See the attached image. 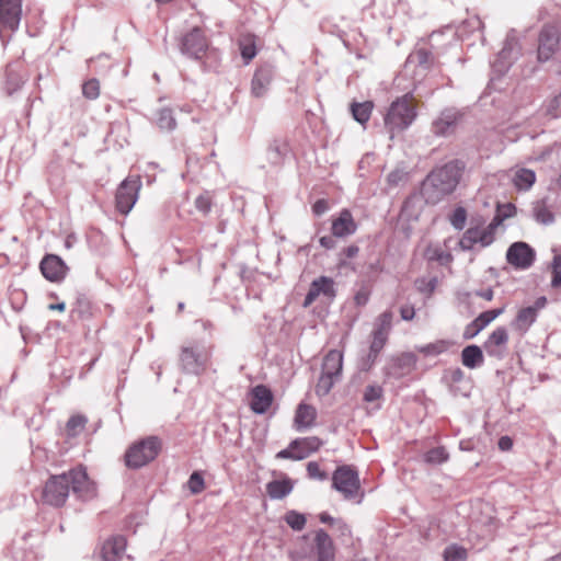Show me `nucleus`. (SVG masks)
<instances>
[{"label":"nucleus","mask_w":561,"mask_h":561,"mask_svg":"<svg viewBox=\"0 0 561 561\" xmlns=\"http://www.w3.org/2000/svg\"><path fill=\"white\" fill-rule=\"evenodd\" d=\"M72 493L80 501H91L98 495L96 483L90 479L83 466H77L60 474H53L42 490L43 503L61 507Z\"/></svg>","instance_id":"obj_1"},{"label":"nucleus","mask_w":561,"mask_h":561,"mask_svg":"<svg viewBox=\"0 0 561 561\" xmlns=\"http://www.w3.org/2000/svg\"><path fill=\"white\" fill-rule=\"evenodd\" d=\"M465 164L459 160L450 161L432 171L422 183L421 193L428 204H437L457 187Z\"/></svg>","instance_id":"obj_2"},{"label":"nucleus","mask_w":561,"mask_h":561,"mask_svg":"<svg viewBox=\"0 0 561 561\" xmlns=\"http://www.w3.org/2000/svg\"><path fill=\"white\" fill-rule=\"evenodd\" d=\"M416 108L412 103V95L404 94L394 100L388 107L383 116V125L392 139L396 134H399L409 128L416 118Z\"/></svg>","instance_id":"obj_3"},{"label":"nucleus","mask_w":561,"mask_h":561,"mask_svg":"<svg viewBox=\"0 0 561 561\" xmlns=\"http://www.w3.org/2000/svg\"><path fill=\"white\" fill-rule=\"evenodd\" d=\"M502 219L499 216H495L492 221L483 226L482 220L471 221V226L463 232L460 238L458 245L462 251H470L476 245H480L481 248H486L492 244L495 240V231L500 226Z\"/></svg>","instance_id":"obj_4"},{"label":"nucleus","mask_w":561,"mask_h":561,"mask_svg":"<svg viewBox=\"0 0 561 561\" xmlns=\"http://www.w3.org/2000/svg\"><path fill=\"white\" fill-rule=\"evenodd\" d=\"M158 436H148L134 443L125 453V463L130 469H139L154 460L161 451Z\"/></svg>","instance_id":"obj_5"},{"label":"nucleus","mask_w":561,"mask_h":561,"mask_svg":"<svg viewBox=\"0 0 561 561\" xmlns=\"http://www.w3.org/2000/svg\"><path fill=\"white\" fill-rule=\"evenodd\" d=\"M210 352L198 344L184 345L181 347L179 363L184 374L199 376L208 366Z\"/></svg>","instance_id":"obj_6"},{"label":"nucleus","mask_w":561,"mask_h":561,"mask_svg":"<svg viewBox=\"0 0 561 561\" xmlns=\"http://www.w3.org/2000/svg\"><path fill=\"white\" fill-rule=\"evenodd\" d=\"M332 488L340 492L344 500H353L360 492L358 472L348 465L340 466L332 474Z\"/></svg>","instance_id":"obj_7"},{"label":"nucleus","mask_w":561,"mask_h":561,"mask_svg":"<svg viewBox=\"0 0 561 561\" xmlns=\"http://www.w3.org/2000/svg\"><path fill=\"white\" fill-rule=\"evenodd\" d=\"M22 18V0H0V36L3 42L18 31Z\"/></svg>","instance_id":"obj_8"},{"label":"nucleus","mask_w":561,"mask_h":561,"mask_svg":"<svg viewBox=\"0 0 561 561\" xmlns=\"http://www.w3.org/2000/svg\"><path fill=\"white\" fill-rule=\"evenodd\" d=\"M560 32L554 25H545L538 35L537 60L546 62L558 51Z\"/></svg>","instance_id":"obj_9"},{"label":"nucleus","mask_w":561,"mask_h":561,"mask_svg":"<svg viewBox=\"0 0 561 561\" xmlns=\"http://www.w3.org/2000/svg\"><path fill=\"white\" fill-rule=\"evenodd\" d=\"M141 186L139 179L127 178L117 187L115 202L117 210L127 215L138 199V192Z\"/></svg>","instance_id":"obj_10"},{"label":"nucleus","mask_w":561,"mask_h":561,"mask_svg":"<svg viewBox=\"0 0 561 561\" xmlns=\"http://www.w3.org/2000/svg\"><path fill=\"white\" fill-rule=\"evenodd\" d=\"M547 302V298L540 296L535 300L533 306L520 308L511 322L513 330L520 334L527 333L530 327L537 321L539 311L546 308Z\"/></svg>","instance_id":"obj_11"},{"label":"nucleus","mask_w":561,"mask_h":561,"mask_svg":"<svg viewBox=\"0 0 561 561\" xmlns=\"http://www.w3.org/2000/svg\"><path fill=\"white\" fill-rule=\"evenodd\" d=\"M207 48L208 41L204 32L198 27H194L191 32L185 34L180 43L182 54L194 59L203 58Z\"/></svg>","instance_id":"obj_12"},{"label":"nucleus","mask_w":561,"mask_h":561,"mask_svg":"<svg viewBox=\"0 0 561 561\" xmlns=\"http://www.w3.org/2000/svg\"><path fill=\"white\" fill-rule=\"evenodd\" d=\"M518 55V41L514 34V31H511L506 36L503 48L497 54L496 59L492 64L493 70L499 75L505 73Z\"/></svg>","instance_id":"obj_13"},{"label":"nucleus","mask_w":561,"mask_h":561,"mask_svg":"<svg viewBox=\"0 0 561 561\" xmlns=\"http://www.w3.org/2000/svg\"><path fill=\"white\" fill-rule=\"evenodd\" d=\"M332 301L336 296L335 282L328 276H320L313 279L304 300V307H309L319 297Z\"/></svg>","instance_id":"obj_14"},{"label":"nucleus","mask_w":561,"mask_h":561,"mask_svg":"<svg viewBox=\"0 0 561 561\" xmlns=\"http://www.w3.org/2000/svg\"><path fill=\"white\" fill-rule=\"evenodd\" d=\"M506 260L511 265L526 270L535 261V251L525 242H515L508 248Z\"/></svg>","instance_id":"obj_15"},{"label":"nucleus","mask_w":561,"mask_h":561,"mask_svg":"<svg viewBox=\"0 0 561 561\" xmlns=\"http://www.w3.org/2000/svg\"><path fill=\"white\" fill-rule=\"evenodd\" d=\"M461 114L456 108H445L432 123V131L436 136H448L455 133Z\"/></svg>","instance_id":"obj_16"},{"label":"nucleus","mask_w":561,"mask_h":561,"mask_svg":"<svg viewBox=\"0 0 561 561\" xmlns=\"http://www.w3.org/2000/svg\"><path fill=\"white\" fill-rule=\"evenodd\" d=\"M43 276L50 282H60L65 278L68 267L65 262L55 254H47L39 265Z\"/></svg>","instance_id":"obj_17"},{"label":"nucleus","mask_w":561,"mask_h":561,"mask_svg":"<svg viewBox=\"0 0 561 561\" xmlns=\"http://www.w3.org/2000/svg\"><path fill=\"white\" fill-rule=\"evenodd\" d=\"M317 561H335V546L324 529H318L313 538Z\"/></svg>","instance_id":"obj_18"},{"label":"nucleus","mask_w":561,"mask_h":561,"mask_svg":"<svg viewBox=\"0 0 561 561\" xmlns=\"http://www.w3.org/2000/svg\"><path fill=\"white\" fill-rule=\"evenodd\" d=\"M357 230L352 213L348 209H342L339 216L332 220L331 231L333 237L346 238Z\"/></svg>","instance_id":"obj_19"},{"label":"nucleus","mask_w":561,"mask_h":561,"mask_svg":"<svg viewBox=\"0 0 561 561\" xmlns=\"http://www.w3.org/2000/svg\"><path fill=\"white\" fill-rule=\"evenodd\" d=\"M416 357L412 353H403L397 357L391 358L388 367L387 375L393 378H400L411 371L415 366Z\"/></svg>","instance_id":"obj_20"},{"label":"nucleus","mask_w":561,"mask_h":561,"mask_svg":"<svg viewBox=\"0 0 561 561\" xmlns=\"http://www.w3.org/2000/svg\"><path fill=\"white\" fill-rule=\"evenodd\" d=\"M273 77H274V71L271 66L260 67L254 72V76L252 78V82H251L252 95H254L255 98L263 96L266 93L268 85L271 84V82L273 80Z\"/></svg>","instance_id":"obj_21"},{"label":"nucleus","mask_w":561,"mask_h":561,"mask_svg":"<svg viewBox=\"0 0 561 561\" xmlns=\"http://www.w3.org/2000/svg\"><path fill=\"white\" fill-rule=\"evenodd\" d=\"M251 409L256 414L265 413L273 402V394L271 390L264 386H255L251 391Z\"/></svg>","instance_id":"obj_22"},{"label":"nucleus","mask_w":561,"mask_h":561,"mask_svg":"<svg viewBox=\"0 0 561 561\" xmlns=\"http://www.w3.org/2000/svg\"><path fill=\"white\" fill-rule=\"evenodd\" d=\"M508 342L507 330L504 327L496 328L484 343V348L490 356L502 355V347Z\"/></svg>","instance_id":"obj_23"},{"label":"nucleus","mask_w":561,"mask_h":561,"mask_svg":"<svg viewBox=\"0 0 561 561\" xmlns=\"http://www.w3.org/2000/svg\"><path fill=\"white\" fill-rule=\"evenodd\" d=\"M126 539L123 536H114L106 540L102 547L104 561H117L126 549Z\"/></svg>","instance_id":"obj_24"},{"label":"nucleus","mask_w":561,"mask_h":561,"mask_svg":"<svg viewBox=\"0 0 561 561\" xmlns=\"http://www.w3.org/2000/svg\"><path fill=\"white\" fill-rule=\"evenodd\" d=\"M316 417L317 411L312 405L300 403L294 419L296 430L301 431L311 427L314 424Z\"/></svg>","instance_id":"obj_25"},{"label":"nucleus","mask_w":561,"mask_h":561,"mask_svg":"<svg viewBox=\"0 0 561 561\" xmlns=\"http://www.w3.org/2000/svg\"><path fill=\"white\" fill-rule=\"evenodd\" d=\"M343 368V354L337 350H331L323 358V374L341 378Z\"/></svg>","instance_id":"obj_26"},{"label":"nucleus","mask_w":561,"mask_h":561,"mask_svg":"<svg viewBox=\"0 0 561 561\" xmlns=\"http://www.w3.org/2000/svg\"><path fill=\"white\" fill-rule=\"evenodd\" d=\"M462 365L467 368L474 369L480 367L484 362V356L478 345H468L461 352Z\"/></svg>","instance_id":"obj_27"},{"label":"nucleus","mask_w":561,"mask_h":561,"mask_svg":"<svg viewBox=\"0 0 561 561\" xmlns=\"http://www.w3.org/2000/svg\"><path fill=\"white\" fill-rule=\"evenodd\" d=\"M290 479L273 480L266 484V492L273 500H282L293 491Z\"/></svg>","instance_id":"obj_28"},{"label":"nucleus","mask_w":561,"mask_h":561,"mask_svg":"<svg viewBox=\"0 0 561 561\" xmlns=\"http://www.w3.org/2000/svg\"><path fill=\"white\" fill-rule=\"evenodd\" d=\"M322 446V440L317 436L297 438L290 443L291 448H297L298 455H304V459L311 453L317 451Z\"/></svg>","instance_id":"obj_29"},{"label":"nucleus","mask_w":561,"mask_h":561,"mask_svg":"<svg viewBox=\"0 0 561 561\" xmlns=\"http://www.w3.org/2000/svg\"><path fill=\"white\" fill-rule=\"evenodd\" d=\"M392 319L393 313L390 310H386L385 312L380 313L375 320L371 335H377L388 340V336L392 329Z\"/></svg>","instance_id":"obj_30"},{"label":"nucleus","mask_w":561,"mask_h":561,"mask_svg":"<svg viewBox=\"0 0 561 561\" xmlns=\"http://www.w3.org/2000/svg\"><path fill=\"white\" fill-rule=\"evenodd\" d=\"M238 44L241 57L245 64H249L256 56L255 36L252 34H243L240 36Z\"/></svg>","instance_id":"obj_31"},{"label":"nucleus","mask_w":561,"mask_h":561,"mask_svg":"<svg viewBox=\"0 0 561 561\" xmlns=\"http://www.w3.org/2000/svg\"><path fill=\"white\" fill-rule=\"evenodd\" d=\"M373 108L374 104L370 101L362 103L354 102L351 104V112L354 119L362 125H365L369 121Z\"/></svg>","instance_id":"obj_32"},{"label":"nucleus","mask_w":561,"mask_h":561,"mask_svg":"<svg viewBox=\"0 0 561 561\" xmlns=\"http://www.w3.org/2000/svg\"><path fill=\"white\" fill-rule=\"evenodd\" d=\"M424 256L432 262H438L440 265H448L453 262L451 253L444 251L438 245H428L425 249Z\"/></svg>","instance_id":"obj_33"},{"label":"nucleus","mask_w":561,"mask_h":561,"mask_svg":"<svg viewBox=\"0 0 561 561\" xmlns=\"http://www.w3.org/2000/svg\"><path fill=\"white\" fill-rule=\"evenodd\" d=\"M88 423V419L82 414L72 415L66 424V434L68 437L73 438L77 437L80 433L83 432L85 425Z\"/></svg>","instance_id":"obj_34"},{"label":"nucleus","mask_w":561,"mask_h":561,"mask_svg":"<svg viewBox=\"0 0 561 561\" xmlns=\"http://www.w3.org/2000/svg\"><path fill=\"white\" fill-rule=\"evenodd\" d=\"M514 184L518 190H529L536 181V174L533 170L520 169L515 173Z\"/></svg>","instance_id":"obj_35"},{"label":"nucleus","mask_w":561,"mask_h":561,"mask_svg":"<svg viewBox=\"0 0 561 561\" xmlns=\"http://www.w3.org/2000/svg\"><path fill=\"white\" fill-rule=\"evenodd\" d=\"M450 346V342L446 340H438L426 345L416 346V351L425 356H437L445 353Z\"/></svg>","instance_id":"obj_36"},{"label":"nucleus","mask_w":561,"mask_h":561,"mask_svg":"<svg viewBox=\"0 0 561 561\" xmlns=\"http://www.w3.org/2000/svg\"><path fill=\"white\" fill-rule=\"evenodd\" d=\"M533 211L536 221L540 224L550 225L554 221L553 213L546 206L543 202H537L534 205Z\"/></svg>","instance_id":"obj_37"},{"label":"nucleus","mask_w":561,"mask_h":561,"mask_svg":"<svg viewBox=\"0 0 561 561\" xmlns=\"http://www.w3.org/2000/svg\"><path fill=\"white\" fill-rule=\"evenodd\" d=\"M339 380L340 378L337 377L321 373L319 380L316 385V393L319 397L327 396L333 388L334 383Z\"/></svg>","instance_id":"obj_38"},{"label":"nucleus","mask_w":561,"mask_h":561,"mask_svg":"<svg viewBox=\"0 0 561 561\" xmlns=\"http://www.w3.org/2000/svg\"><path fill=\"white\" fill-rule=\"evenodd\" d=\"M445 561H466L468 558L467 550L458 545L447 546L443 552Z\"/></svg>","instance_id":"obj_39"},{"label":"nucleus","mask_w":561,"mask_h":561,"mask_svg":"<svg viewBox=\"0 0 561 561\" xmlns=\"http://www.w3.org/2000/svg\"><path fill=\"white\" fill-rule=\"evenodd\" d=\"M157 124L162 130H173L176 126L175 118L170 108H162L158 113Z\"/></svg>","instance_id":"obj_40"},{"label":"nucleus","mask_w":561,"mask_h":561,"mask_svg":"<svg viewBox=\"0 0 561 561\" xmlns=\"http://www.w3.org/2000/svg\"><path fill=\"white\" fill-rule=\"evenodd\" d=\"M448 459V454L444 447H435L424 455V460L431 465H440Z\"/></svg>","instance_id":"obj_41"},{"label":"nucleus","mask_w":561,"mask_h":561,"mask_svg":"<svg viewBox=\"0 0 561 561\" xmlns=\"http://www.w3.org/2000/svg\"><path fill=\"white\" fill-rule=\"evenodd\" d=\"M504 312V308H497L492 310H486L481 312L474 320L477 321V325L479 329H484L492 321H494L499 316Z\"/></svg>","instance_id":"obj_42"},{"label":"nucleus","mask_w":561,"mask_h":561,"mask_svg":"<svg viewBox=\"0 0 561 561\" xmlns=\"http://www.w3.org/2000/svg\"><path fill=\"white\" fill-rule=\"evenodd\" d=\"M22 85H23L22 78L18 73L13 72L12 70H8L5 85H4L7 94L12 95L14 92L20 90Z\"/></svg>","instance_id":"obj_43"},{"label":"nucleus","mask_w":561,"mask_h":561,"mask_svg":"<svg viewBox=\"0 0 561 561\" xmlns=\"http://www.w3.org/2000/svg\"><path fill=\"white\" fill-rule=\"evenodd\" d=\"M71 314L79 319L89 318L91 316L90 302L83 297L78 298L71 310Z\"/></svg>","instance_id":"obj_44"},{"label":"nucleus","mask_w":561,"mask_h":561,"mask_svg":"<svg viewBox=\"0 0 561 561\" xmlns=\"http://www.w3.org/2000/svg\"><path fill=\"white\" fill-rule=\"evenodd\" d=\"M285 520L294 530H297V531L302 530L304 527L306 526L305 515L300 514L296 511H289L285 515Z\"/></svg>","instance_id":"obj_45"},{"label":"nucleus","mask_w":561,"mask_h":561,"mask_svg":"<svg viewBox=\"0 0 561 561\" xmlns=\"http://www.w3.org/2000/svg\"><path fill=\"white\" fill-rule=\"evenodd\" d=\"M82 94L89 100H95L100 95V82L98 79H89L82 84Z\"/></svg>","instance_id":"obj_46"},{"label":"nucleus","mask_w":561,"mask_h":561,"mask_svg":"<svg viewBox=\"0 0 561 561\" xmlns=\"http://www.w3.org/2000/svg\"><path fill=\"white\" fill-rule=\"evenodd\" d=\"M466 220L467 211L463 207H457L449 218L451 226L457 230H462L465 228Z\"/></svg>","instance_id":"obj_47"},{"label":"nucleus","mask_w":561,"mask_h":561,"mask_svg":"<svg viewBox=\"0 0 561 561\" xmlns=\"http://www.w3.org/2000/svg\"><path fill=\"white\" fill-rule=\"evenodd\" d=\"M187 485L193 494H198L205 488L204 478L199 472H193L188 479Z\"/></svg>","instance_id":"obj_48"},{"label":"nucleus","mask_w":561,"mask_h":561,"mask_svg":"<svg viewBox=\"0 0 561 561\" xmlns=\"http://www.w3.org/2000/svg\"><path fill=\"white\" fill-rule=\"evenodd\" d=\"M551 286L553 288L561 286V254L553 257Z\"/></svg>","instance_id":"obj_49"},{"label":"nucleus","mask_w":561,"mask_h":561,"mask_svg":"<svg viewBox=\"0 0 561 561\" xmlns=\"http://www.w3.org/2000/svg\"><path fill=\"white\" fill-rule=\"evenodd\" d=\"M307 473L310 479H316L320 481H324L328 479L327 472L322 471L319 463L316 461H310L307 465Z\"/></svg>","instance_id":"obj_50"},{"label":"nucleus","mask_w":561,"mask_h":561,"mask_svg":"<svg viewBox=\"0 0 561 561\" xmlns=\"http://www.w3.org/2000/svg\"><path fill=\"white\" fill-rule=\"evenodd\" d=\"M413 57L416 59V62L424 68L430 67V65L433 62L432 53L425 48L417 49Z\"/></svg>","instance_id":"obj_51"},{"label":"nucleus","mask_w":561,"mask_h":561,"mask_svg":"<svg viewBox=\"0 0 561 561\" xmlns=\"http://www.w3.org/2000/svg\"><path fill=\"white\" fill-rule=\"evenodd\" d=\"M211 198L208 194H202L195 199V207L198 211L207 215L211 209Z\"/></svg>","instance_id":"obj_52"},{"label":"nucleus","mask_w":561,"mask_h":561,"mask_svg":"<svg viewBox=\"0 0 561 561\" xmlns=\"http://www.w3.org/2000/svg\"><path fill=\"white\" fill-rule=\"evenodd\" d=\"M382 396V388L378 385H369L364 391V400L366 402H374Z\"/></svg>","instance_id":"obj_53"},{"label":"nucleus","mask_w":561,"mask_h":561,"mask_svg":"<svg viewBox=\"0 0 561 561\" xmlns=\"http://www.w3.org/2000/svg\"><path fill=\"white\" fill-rule=\"evenodd\" d=\"M276 458L278 459H293V460H302L304 455H298L297 448H291L290 445L282 449L276 454Z\"/></svg>","instance_id":"obj_54"},{"label":"nucleus","mask_w":561,"mask_h":561,"mask_svg":"<svg viewBox=\"0 0 561 561\" xmlns=\"http://www.w3.org/2000/svg\"><path fill=\"white\" fill-rule=\"evenodd\" d=\"M336 531H339L340 536L342 537H351L352 530L351 527L341 518H337L336 522H334V526Z\"/></svg>","instance_id":"obj_55"},{"label":"nucleus","mask_w":561,"mask_h":561,"mask_svg":"<svg viewBox=\"0 0 561 561\" xmlns=\"http://www.w3.org/2000/svg\"><path fill=\"white\" fill-rule=\"evenodd\" d=\"M379 354L380 353H374V351L369 350L367 356L362 360L360 368L364 370L369 369L378 358Z\"/></svg>","instance_id":"obj_56"},{"label":"nucleus","mask_w":561,"mask_h":561,"mask_svg":"<svg viewBox=\"0 0 561 561\" xmlns=\"http://www.w3.org/2000/svg\"><path fill=\"white\" fill-rule=\"evenodd\" d=\"M373 340L369 346V350L374 351V353H380L381 350L385 347L388 340L382 339L377 335H371Z\"/></svg>","instance_id":"obj_57"},{"label":"nucleus","mask_w":561,"mask_h":561,"mask_svg":"<svg viewBox=\"0 0 561 561\" xmlns=\"http://www.w3.org/2000/svg\"><path fill=\"white\" fill-rule=\"evenodd\" d=\"M401 319L404 321H411L415 316V309L412 305H404L400 308Z\"/></svg>","instance_id":"obj_58"},{"label":"nucleus","mask_w":561,"mask_h":561,"mask_svg":"<svg viewBox=\"0 0 561 561\" xmlns=\"http://www.w3.org/2000/svg\"><path fill=\"white\" fill-rule=\"evenodd\" d=\"M482 331V329H479L477 325V321H471L465 329L463 336L465 339H472L477 334H479Z\"/></svg>","instance_id":"obj_59"},{"label":"nucleus","mask_w":561,"mask_h":561,"mask_svg":"<svg viewBox=\"0 0 561 561\" xmlns=\"http://www.w3.org/2000/svg\"><path fill=\"white\" fill-rule=\"evenodd\" d=\"M328 209H329V205L325 199H319L312 206V211L316 216L323 215Z\"/></svg>","instance_id":"obj_60"},{"label":"nucleus","mask_w":561,"mask_h":561,"mask_svg":"<svg viewBox=\"0 0 561 561\" xmlns=\"http://www.w3.org/2000/svg\"><path fill=\"white\" fill-rule=\"evenodd\" d=\"M334 238L335 237H333V234L332 236H323L319 239V242H320L321 247H323L324 249L331 250V249H334L336 245V241Z\"/></svg>","instance_id":"obj_61"},{"label":"nucleus","mask_w":561,"mask_h":561,"mask_svg":"<svg viewBox=\"0 0 561 561\" xmlns=\"http://www.w3.org/2000/svg\"><path fill=\"white\" fill-rule=\"evenodd\" d=\"M354 300L356 302L357 306H364L368 302L369 300V294L368 291L362 289L356 293L355 297H354Z\"/></svg>","instance_id":"obj_62"},{"label":"nucleus","mask_w":561,"mask_h":561,"mask_svg":"<svg viewBox=\"0 0 561 561\" xmlns=\"http://www.w3.org/2000/svg\"><path fill=\"white\" fill-rule=\"evenodd\" d=\"M513 447V440L508 436H502L499 439V448L503 451H507Z\"/></svg>","instance_id":"obj_63"},{"label":"nucleus","mask_w":561,"mask_h":561,"mask_svg":"<svg viewBox=\"0 0 561 561\" xmlns=\"http://www.w3.org/2000/svg\"><path fill=\"white\" fill-rule=\"evenodd\" d=\"M359 252V249L357 245L352 244L344 249L343 253L347 259L355 257Z\"/></svg>","instance_id":"obj_64"}]
</instances>
